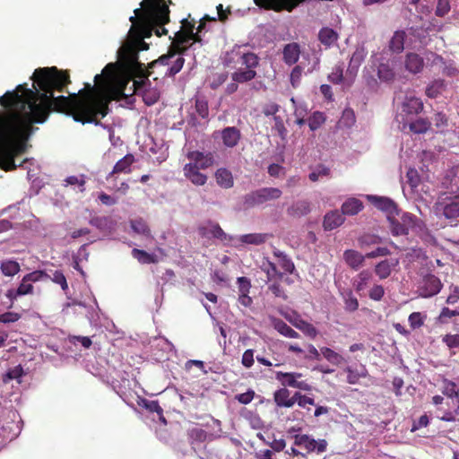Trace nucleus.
I'll use <instances>...</instances> for the list:
<instances>
[{"instance_id":"nucleus-43","label":"nucleus","mask_w":459,"mask_h":459,"mask_svg":"<svg viewBox=\"0 0 459 459\" xmlns=\"http://www.w3.org/2000/svg\"><path fill=\"white\" fill-rule=\"evenodd\" d=\"M343 371L347 373V382L351 385L357 384L361 377L367 376V370L364 368L361 370H358L351 367H346Z\"/></svg>"},{"instance_id":"nucleus-10","label":"nucleus","mask_w":459,"mask_h":459,"mask_svg":"<svg viewBox=\"0 0 459 459\" xmlns=\"http://www.w3.org/2000/svg\"><path fill=\"white\" fill-rule=\"evenodd\" d=\"M119 74L122 64L129 69H143V65L138 61V49L131 45H124L117 51Z\"/></svg>"},{"instance_id":"nucleus-19","label":"nucleus","mask_w":459,"mask_h":459,"mask_svg":"<svg viewBox=\"0 0 459 459\" xmlns=\"http://www.w3.org/2000/svg\"><path fill=\"white\" fill-rule=\"evenodd\" d=\"M442 284L438 278L434 275L428 276L420 290V296L424 298L432 297L441 290Z\"/></svg>"},{"instance_id":"nucleus-6","label":"nucleus","mask_w":459,"mask_h":459,"mask_svg":"<svg viewBox=\"0 0 459 459\" xmlns=\"http://www.w3.org/2000/svg\"><path fill=\"white\" fill-rule=\"evenodd\" d=\"M390 230L393 235H407L410 230H421L423 223L415 215L403 212L400 219L396 216L389 218Z\"/></svg>"},{"instance_id":"nucleus-13","label":"nucleus","mask_w":459,"mask_h":459,"mask_svg":"<svg viewBox=\"0 0 459 459\" xmlns=\"http://www.w3.org/2000/svg\"><path fill=\"white\" fill-rule=\"evenodd\" d=\"M403 73L415 75L420 74L425 66L424 58L417 53L408 52L402 63Z\"/></svg>"},{"instance_id":"nucleus-64","label":"nucleus","mask_w":459,"mask_h":459,"mask_svg":"<svg viewBox=\"0 0 459 459\" xmlns=\"http://www.w3.org/2000/svg\"><path fill=\"white\" fill-rule=\"evenodd\" d=\"M442 341L447 347L456 348L459 346V334H446Z\"/></svg>"},{"instance_id":"nucleus-4","label":"nucleus","mask_w":459,"mask_h":459,"mask_svg":"<svg viewBox=\"0 0 459 459\" xmlns=\"http://www.w3.org/2000/svg\"><path fill=\"white\" fill-rule=\"evenodd\" d=\"M195 23V22L194 19L189 21L187 18L182 21V30L176 34V42L174 43V47L178 49L170 50L167 55H163L157 60L152 61L148 66L147 76H150L152 74L150 69H152L157 65H169L171 64L165 72V75L167 76H173L182 69L185 59L181 55H184L189 50V48L185 45L189 41H201V37L199 36V33L201 32V22L197 26L195 33H194Z\"/></svg>"},{"instance_id":"nucleus-7","label":"nucleus","mask_w":459,"mask_h":459,"mask_svg":"<svg viewBox=\"0 0 459 459\" xmlns=\"http://www.w3.org/2000/svg\"><path fill=\"white\" fill-rule=\"evenodd\" d=\"M186 160L183 168L184 176L194 185H201V152L189 151Z\"/></svg>"},{"instance_id":"nucleus-9","label":"nucleus","mask_w":459,"mask_h":459,"mask_svg":"<svg viewBox=\"0 0 459 459\" xmlns=\"http://www.w3.org/2000/svg\"><path fill=\"white\" fill-rule=\"evenodd\" d=\"M281 194V190L277 187H264L247 195L245 203L249 206L259 205L271 200L279 199Z\"/></svg>"},{"instance_id":"nucleus-29","label":"nucleus","mask_w":459,"mask_h":459,"mask_svg":"<svg viewBox=\"0 0 459 459\" xmlns=\"http://www.w3.org/2000/svg\"><path fill=\"white\" fill-rule=\"evenodd\" d=\"M366 56L367 52L364 49V48H356V50L353 52L351 57L347 72L352 75H355L361 63L364 61Z\"/></svg>"},{"instance_id":"nucleus-34","label":"nucleus","mask_w":459,"mask_h":459,"mask_svg":"<svg viewBox=\"0 0 459 459\" xmlns=\"http://www.w3.org/2000/svg\"><path fill=\"white\" fill-rule=\"evenodd\" d=\"M320 352L322 356L331 364L340 366L345 362L342 355L329 347H321Z\"/></svg>"},{"instance_id":"nucleus-2","label":"nucleus","mask_w":459,"mask_h":459,"mask_svg":"<svg viewBox=\"0 0 459 459\" xmlns=\"http://www.w3.org/2000/svg\"><path fill=\"white\" fill-rule=\"evenodd\" d=\"M25 89H28L26 83L20 84L0 97L1 106L6 109L23 111L26 106L29 108L19 126L9 117H0V150L14 157L26 152V142L34 131L33 124H43L50 115L49 109Z\"/></svg>"},{"instance_id":"nucleus-63","label":"nucleus","mask_w":459,"mask_h":459,"mask_svg":"<svg viewBox=\"0 0 459 459\" xmlns=\"http://www.w3.org/2000/svg\"><path fill=\"white\" fill-rule=\"evenodd\" d=\"M21 318V315L16 312H5L0 314V323L9 324L17 322Z\"/></svg>"},{"instance_id":"nucleus-36","label":"nucleus","mask_w":459,"mask_h":459,"mask_svg":"<svg viewBox=\"0 0 459 459\" xmlns=\"http://www.w3.org/2000/svg\"><path fill=\"white\" fill-rule=\"evenodd\" d=\"M239 138V132L235 127H227L222 131L223 143L228 147H233L237 145Z\"/></svg>"},{"instance_id":"nucleus-30","label":"nucleus","mask_w":459,"mask_h":459,"mask_svg":"<svg viewBox=\"0 0 459 459\" xmlns=\"http://www.w3.org/2000/svg\"><path fill=\"white\" fill-rule=\"evenodd\" d=\"M216 183L222 188H231L234 185L232 173L224 168L217 169L215 172Z\"/></svg>"},{"instance_id":"nucleus-50","label":"nucleus","mask_w":459,"mask_h":459,"mask_svg":"<svg viewBox=\"0 0 459 459\" xmlns=\"http://www.w3.org/2000/svg\"><path fill=\"white\" fill-rule=\"evenodd\" d=\"M25 278V281L29 282H38L43 280H47L49 277V274L42 270H36L30 273H27L23 276Z\"/></svg>"},{"instance_id":"nucleus-12","label":"nucleus","mask_w":459,"mask_h":459,"mask_svg":"<svg viewBox=\"0 0 459 459\" xmlns=\"http://www.w3.org/2000/svg\"><path fill=\"white\" fill-rule=\"evenodd\" d=\"M302 374L299 372H277L276 379L283 385L298 388L303 391H310L311 385L305 380H301Z\"/></svg>"},{"instance_id":"nucleus-47","label":"nucleus","mask_w":459,"mask_h":459,"mask_svg":"<svg viewBox=\"0 0 459 459\" xmlns=\"http://www.w3.org/2000/svg\"><path fill=\"white\" fill-rule=\"evenodd\" d=\"M51 280L54 283L60 285L61 289L66 292L69 289L68 283L66 281V278L64 274V273L60 270H56L52 273V274H49V277L48 278Z\"/></svg>"},{"instance_id":"nucleus-14","label":"nucleus","mask_w":459,"mask_h":459,"mask_svg":"<svg viewBox=\"0 0 459 459\" xmlns=\"http://www.w3.org/2000/svg\"><path fill=\"white\" fill-rule=\"evenodd\" d=\"M367 199L371 202L377 209L386 212L387 220L390 216H398L399 212L393 200L384 196L367 195Z\"/></svg>"},{"instance_id":"nucleus-44","label":"nucleus","mask_w":459,"mask_h":459,"mask_svg":"<svg viewBox=\"0 0 459 459\" xmlns=\"http://www.w3.org/2000/svg\"><path fill=\"white\" fill-rule=\"evenodd\" d=\"M255 75L256 73L253 69L238 70L232 74L231 78L236 82L243 83L253 80Z\"/></svg>"},{"instance_id":"nucleus-57","label":"nucleus","mask_w":459,"mask_h":459,"mask_svg":"<svg viewBox=\"0 0 459 459\" xmlns=\"http://www.w3.org/2000/svg\"><path fill=\"white\" fill-rule=\"evenodd\" d=\"M238 295L249 294L251 289V282L247 277H238L237 279Z\"/></svg>"},{"instance_id":"nucleus-16","label":"nucleus","mask_w":459,"mask_h":459,"mask_svg":"<svg viewBox=\"0 0 459 459\" xmlns=\"http://www.w3.org/2000/svg\"><path fill=\"white\" fill-rule=\"evenodd\" d=\"M423 108V103L420 99L412 94H407L402 103V113L398 117H403L404 115H417Z\"/></svg>"},{"instance_id":"nucleus-18","label":"nucleus","mask_w":459,"mask_h":459,"mask_svg":"<svg viewBox=\"0 0 459 459\" xmlns=\"http://www.w3.org/2000/svg\"><path fill=\"white\" fill-rule=\"evenodd\" d=\"M245 46L236 45L230 53H227V56H238L242 59V64L247 66V69H253L258 65V57L255 54L250 52L242 51Z\"/></svg>"},{"instance_id":"nucleus-31","label":"nucleus","mask_w":459,"mask_h":459,"mask_svg":"<svg viewBox=\"0 0 459 459\" xmlns=\"http://www.w3.org/2000/svg\"><path fill=\"white\" fill-rule=\"evenodd\" d=\"M399 122L403 124V129H405L408 126L409 129L415 134L425 133L429 127V124L423 118L410 122L408 119L403 117Z\"/></svg>"},{"instance_id":"nucleus-26","label":"nucleus","mask_w":459,"mask_h":459,"mask_svg":"<svg viewBox=\"0 0 459 459\" xmlns=\"http://www.w3.org/2000/svg\"><path fill=\"white\" fill-rule=\"evenodd\" d=\"M366 258V255H363L359 252L353 249L346 250L343 253V259L346 264L355 270L363 265Z\"/></svg>"},{"instance_id":"nucleus-8","label":"nucleus","mask_w":459,"mask_h":459,"mask_svg":"<svg viewBox=\"0 0 459 459\" xmlns=\"http://www.w3.org/2000/svg\"><path fill=\"white\" fill-rule=\"evenodd\" d=\"M377 76L381 82H392L395 80H401L403 74L402 63L397 59H390L385 63H381L377 69Z\"/></svg>"},{"instance_id":"nucleus-60","label":"nucleus","mask_w":459,"mask_h":459,"mask_svg":"<svg viewBox=\"0 0 459 459\" xmlns=\"http://www.w3.org/2000/svg\"><path fill=\"white\" fill-rule=\"evenodd\" d=\"M355 123V115L351 109H345L341 118V124L345 126H351Z\"/></svg>"},{"instance_id":"nucleus-11","label":"nucleus","mask_w":459,"mask_h":459,"mask_svg":"<svg viewBox=\"0 0 459 459\" xmlns=\"http://www.w3.org/2000/svg\"><path fill=\"white\" fill-rule=\"evenodd\" d=\"M294 445L304 448L307 453H323L326 450L327 442L325 439L316 440L308 435H296Z\"/></svg>"},{"instance_id":"nucleus-46","label":"nucleus","mask_w":459,"mask_h":459,"mask_svg":"<svg viewBox=\"0 0 459 459\" xmlns=\"http://www.w3.org/2000/svg\"><path fill=\"white\" fill-rule=\"evenodd\" d=\"M445 89L443 80H436L432 82L426 89V94L429 98H437Z\"/></svg>"},{"instance_id":"nucleus-5","label":"nucleus","mask_w":459,"mask_h":459,"mask_svg":"<svg viewBox=\"0 0 459 459\" xmlns=\"http://www.w3.org/2000/svg\"><path fill=\"white\" fill-rule=\"evenodd\" d=\"M434 212L437 216H444L446 219L458 218L459 191L441 194L434 205Z\"/></svg>"},{"instance_id":"nucleus-20","label":"nucleus","mask_w":459,"mask_h":459,"mask_svg":"<svg viewBox=\"0 0 459 459\" xmlns=\"http://www.w3.org/2000/svg\"><path fill=\"white\" fill-rule=\"evenodd\" d=\"M343 222V214L337 210H333L326 212L324 216L323 227L325 230H333L342 225Z\"/></svg>"},{"instance_id":"nucleus-51","label":"nucleus","mask_w":459,"mask_h":459,"mask_svg":"<svg viewBox=\"0 0 459 459\" xmlns=\"http://www.w3.org/2000/svg\"><path fill=\"white\" fill-rule=\"evenodd\" d=\"M325 117L323 113L321 112H315L313 115L308 118V126L309 128L312 131L316 130L321 126V125L325 122Z\"/></svg>"},{"instance_id":"nucleus-52","label":"nucleus","mask_w":459,"mask_h":459,"mask_svg":"<svg viewBox=\"0 0 459 459\" xmlns=\"http://www.w3.org/2000/svg\"><path fill=\"white\" fill-rule=\"evenodd\" d=\"M426 316L422 315L420 312H413L409 316L408 321L410 324V326L412 329L420 328L421 325H423L425 321Z\"/></svg>"},{"instance_id":"nucleus-1","label":"nucleus","mask_w":459,"mask_h":459,"mask_svg":"<svg viewBox=\"0 0 459 459\" xmlns=\"http://www.w3.org/2000/svg\"><path fill=\"white\" fill-rule=\"evenodd\" d=\"M33 88L25 89L31 96L42 102L49 113L56 112L71 116L82 124L99 125L100 117H105L109 111L112 100H121L126 97L127 81L119 74L117 63H108L100 74L94 77V85L89 82L77 93L68 96H54V91L64 92L71 83L67 70L56 66L38 68L31 76Z\"/></svg>"},{"instance_id":"nucleus-15","label":"nucleus","mask_w":459,"mask_h":459,"mask_svg":"<svg viewBox=\"0 0 459 459\" xmlns=\"http://www.w3.org/2000/svg\"><path fill=\"white\" fill-rule=\"evenodd\" d=\"M411 33L403 30L395 31L389 42V48L393 52L401 53L405 47L411 48Z\"/></svg>"},{"instance_id":"nucleus-28","label":"nucleus","mask_w":459,"mask_h":459,"mask_svg":"<svg viewBox=\"0 0 459 459\" xmlns=\"http://www.w3.org/2000/svg\"><path fill=\"white\" fill-rule=\"evenodd\" d=\"M364 205L360 200L351 197L342 204V213L343 215L353 216L362 211Z\"/></svg>"},{"instance_id":"nucleus-27","label":"nucleus","mask_w":459,"mask_h":459,"mask_svg":"<svg viewBox=\"0 0 459 459\" xmlns=\"http://www.w3.org/2000/svg\"><path fill=\"white\" fill-rule=\"evenodd\" d=\"M259 266L266 273L268 281L279 279L282 276V273L278 270L276 263L270 261L267 257H263Z\"/></svg>"},{"instance_id":"nucleus-42","label":"nucleus","mask_w":459,"mask_h":459,"mask_svg":"<svg viewBox=\"0 0 459 459\" xmlns=\"http://www.w3.org/2000/svg\"><path fill=\"white\" fill-rule=\"evenodd\" d=\"M15 157L12 154L0 150V166L5 171H12L16 169Z\"/></svg>"},{"instance_id":"nucleus-53","label":"nucleus","mask_w":459,"mask_h":459,"mask_svg":"<svg viewBox=\"0 0 459 459\" xmlns=\"http://www.w3.org/2000/svg\"><path fill=\"white\" fill-rule=\"evenodd\" d=\"M345 309L350 312H353L359 307V301L354 295L349 291L344 295Z\"/></svg>"},{"instance_id":"nucleus-21","label":"nucleus","mask_w":459,"mask_h":459,"mask_svg":"<svg viewBox=\"0 0 459 459\" xmlns=\"http://www.w3.org/2000/svg\"><path fill=\"white\" fill-rule=\"evenodd\" d=\"M135 161L134 156L132 153H128L122 159L117 161L113 167L112 171L108 175L107 179L114 176L115 174L125 173L128 174L131 172V166Z\"/></svg>"},{"instance_id":"nucleus-49","label":"nucleus","mask_w":459,"mask_h":459,"mask_svg":"<svg viewBox=\"0 0 459 459\" xmlns=\"http://www.w3.org/2000/svg\"><path fill=\"white\" fill-rule=\"evenodd\" d=\"M23 375V368L21 365H17L14 368L9 369L3 376V382L7 384L13 379H19Z\"/></svg>"},{"instance_id":"nucleus-55","label":"nucleus","mask_w":459,"mask_h":459,"mask_svg":"<svg viewBox=\"0 0 459 459\" xmlns=\"http://www.w3.org/2000/svg\"><path fill=\"white\" fill-rule=\"evenodd\" d=\"M450 11L449 0H437L435 13L437 16L443 17Z\"/></svg>"},{"instance_id":"nucleus-17","label":"nucleus","mask_w":459,"mask_h":459,"mask_svg":"<svg viewBox=\"0 0 459 459\" xmlns=\"http://www.w3.org/2000/svg\"><path fill=\"white\" fill-rule=\"evenodd\" d=\"M230 240L233 241V245L235 247H240L242 245H261L264 243L267 238L268 235L264 233H250V234H245L241 235L237 238H229Z\"/></svg>"},{"instance_id":"nucleus-37","label":"nucleus","mask_w":459,"mask_h":459,"mask_svg":"<svg viewBox=\"0 0 459 459\" xmlns=\"http://www.w3.org/2000/svg\"><path fill=\"white\" fill-rule=\"evenodd\" d=\"M273 325L274 329L281 335L288 338H298L299 334L290 327L285 322L280 319H273Z\"/></svg>"},{"instance_id":"nucleus-38","label":"nucleus","mask_w":459,"mask_h":459,"mask_svg":"<svg viewBox=\"0 0 459 459\" xmlns=\"http://www.w3.org/2000/svg\"><path fill=\"white\" fill-rule=\"evenodd\" d=\"M0 270L4 276L13 277L20 272L21 266L15 260L7 259L1 263Z\"/></svg>"},{"instance_id":"nucleus-54","label":"nucleus","mask_w":459,"mask_h":459,"mask_svg":"<svg viewBox=\"0 0 459 459\" xmlns=\"http://www.w3.org/2000/svg\"><path fill=\"white\" fill-rule=\"evenodd\" d=\"M330 169L325 166H318L314 171L309 173L308 178L311 181L316 182L322 178L329 177Z\"/></svg>"},{"instance_id":"nucleus-22","label":"nucleus","mask_w":459,"mask_h":459,"mask_svg":"<svg viewBox=\"0 0 459 459\" xmlns=\"http://www.w3.org/2000/svg\"><path fill=\"white\" fill-rule=\"evenodd\" d=\"M300 54V47L298 43L286 44L282 50L283 61L288 65H292L298 62Z\"/></svg>"},{"instance_id":"nucleus-39","label":"nucleus","mask_w":459,"mask_h":459,"mask_svg":"<svg viewBox=\"0 0 459 459\" xmlns=\"http://www.w3.org/2000/svg\"><path fill=\"white\" fill-rule=\"evenodd\" d=\"M372 279V274L369 271H362L360 272L356 279L354 280V287L358 292H361L367 289L370 281Z\"/></svg>"},{"instance_id":"nucleus-3","label":"nucleus","mask_w":459,"mask_h":459,"mask_svg":"<svg viewBox=\"0 0 459 459\" xmlns=\"http://www.w3.org/2000/svg\"><path fill=\"white\" fill-rule=\"evenodd\" d=\"M134 15L129 18L142 38H150L152 32L158 37L167 35L164 25L169 22V8L165 0H143Z\"/></svg>"},{"instance_id":"nucleus-40","label":"nucleus","mask_w":459,"mask_h":459,"mask_svg":"<svg viewBox=\"0 0 459 459\" xmlns=\"http://www.w3.org/2000/svg\"><path fill=\"white\" fill-rule=\"evenodd\" d=\"M188 442L194 452L198 455V450L201 447V429L198 426L188 429ZM197 457H199V455H197Z\"/></svg>"},{"instance_id":"nucleus-23","label":"nucleus","mask_w":459,"mask_h":459,"mask_svg":"<svg viewBox=\"0 0 459 459\" xmlns=\"http://www.w3.org/2000/svg\"><path fill=\"white\" fill-rule=\"evenodd\" d=\"M203 238H216L221 241L227 240L228 237L221 230V228L214 222L207 221L203 226Z\"/></svg>"},{"instance_id":"nucleus-62","label":"nucleus","mask_w":459,"mask_h":459,"mask_svg":"<svg viewBox=\"0 0 459 459\" xmlns=\"http://www.w3.org/2000/svg\"><path fill=\"white\" fill-rule=\"evenodd\" d=\"M285 168L279 164H271L268 167V174L273 178H281L285 175Z\"/></svg>"},{"instance_id":"nucleus-33","label":"nucleus","mask_w":459,"mask_h":459,"mask_svg":"<svg viewBox=\"0 0 459 459\" xmlns=\"http://www.w3.org/2000/svg\"><path fill=\"white\" fill-rule=\"evenodd\" d=\"M273 255L276 258L275 263L277 267L279 266L284 273H291L294 271V264L284 253L279 250H274Z\"/></svg>"},{"instance_id":"nucleus-56","label":"nucleus","mask_w":459,"mask_h":459,"mask_svg":"<svg viewBox=\"0 0 459 459\" xmlns=\"http://www.w3.org/2000/svg\"><path fill=\"white\" fill-rule=\"evenodd\" d=\"M407 178L411 189L417 190L420 181L417 170L414 169H410L407 171Z\"/></svg>"},{"instance_id":"nucleus-32","label":"nucleus","mask_w":459,"mask_h":459,"mask_svg":"<svg viewBox=\"0 0 459 459\" xmlns=\"http://www.w3.org/2000/svg\"><path fill=\"white\" fill-rule=\"evenodd\" d=\"M274 401L278 406L288 408L292 407L296 403L295 395L290 397V392L286 388H281L275 392Z\"/></svg>"},{"instance_id":"nucleus-35","label":"nucleus","mask_w":459,"mask_h":459,"mask_svg":"<svg viewBox=\"0 0 459 459\" xmlns=\"http://www.w3.org/2000/svg\"><path fill=\"white\" fill-rule=\"evenodd\" d=\"M132 255L142 264H157L158 256L154 254H150L144 250L134 248L132 250Z\"/></svg>"},{"instance_id":"nucleus-59","label":"nucleus","mask_w":459,"mask_h":459,"mask_svg":"<svg viewBox=\"0 0 459 459\" xmlns=\"http://www.w3.org/2000/svg\"><path fill=\"white\" fill-rule=\"evenodd\" d=\"M301 325H299V328L300 331H302L308 337L315 339L318 333L317 330L309 323L304 321L303 323H300Z\"/></svg>"},{"instance_id":"nucleus-45","label":"nucleus","mask_w":459,"mask_h":459,"mask_svg":"<svg viewBox=\"0 0 459 459\" xmlns=\"http://www.w3.org/2000/svg\"><path fill=\"white\" fill-rule=\"evenodd\" d=\"M442 392L450 398H455L459 394V385L453 381L444 379L442 381Z\"/></svg>"},{"instance_id":"nucleus-48","label":"nucleus","mask_w":459,"mask_h":459,"mask_svg":"<svg viewBox=\"0 0 459 459\" xmlns=\"http://www.w3.org/2000/svg\"><path fill=\"white\" fill-rule=\"evenodd\" d=\"M131 227L133 230L137 234H141L143 236H149L151 234V230L147 223L142 219L131 221Z\"/></svg>"},{"instance_id":"nucleus-24","label":"nucleus","mask_w":459,"mask_h":459,"mask_svg":"<svg viewBox=\"0 0 459 459\" xmlns=\"http://www.w3.org/2000/svg\"><path fill=\"white\" fill-rule=\"evenodd\" d=\"M311 212V203L302 199L294 202L287 210L289 215L293 217H302Z\"/></svg>"},{"instance_id":"nucleus-25","label":"nucleus","mask_w":459,"mask_h":459,"mask_svg":"<svg viewBox=\"0 0 459 459\" xmlns=\"http://www.w3.org/2000/svg\"><path fill=\"white\" fill-rule=\"evenodd\" d=\"M398 259H385L376 265L375 273L380 279H385L391 274L392 271L398 265Z\"/></svg>"},{"instance_id":"nucleus-58","label":"nucleus","mask_w":459,"mask_h":459,"mask_svg":"<svg viewBox=\"0 0 459 459\" xmlns=\"http://www.w3.org/2000/svg\"><path fill=\"white\" fill-rule=\"evenodd\" d=\"M34 287L31 282L25 281V278L23 277L22 282L16 289V293L21 294V296L32 294Z\"/></svg>"},{"instance_id":"nucleus-41","label":"nucleus","mask_w":459,"mask_h":459,"mask_svg":"<svg viewBox=\"0 0 459 459\" xmlns=\"http://www.w3.org/2000/svg\"><path fill=\"white\" fill-rule=\"evenodd\" d=\"M319 40L322 44L330 47L334 44L338 39L337 33L330 28H323L319 31Z\"/></svg>"},{"instance_id":"nucleus-61","label":"nucleus","mask_w":459,"mask_h":459,"mask_svg":"<svg viewBox=\"0 0 459 459\" xmlns=\"http://www.w3.org/2000/svg\"><path fill=\"white\" fill-rule=\"evenodd\" d=\"M385 294V290L383 286L375 284L369 290L368 296L373 300H380Z\"/></svg>"}]
</instances>
